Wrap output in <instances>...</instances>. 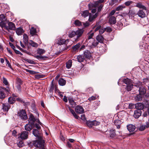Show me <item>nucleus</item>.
I'll return each mask as SVG.
<instances>
[{"mask_svg": "<svg viewBox=\"0 0 149 149\" xmlns=\"http://www.w3.org/2000/svg\"><path fill=\"white\" fill-rule=\"evenodd\" d=\"M36 129H33V134L34 136L38 139H41L42 138V134L40 131Z\"/></svg>", "mask_w": 149, "mask_h": 149, "instance_id": "nucleus-5", "label": "nucleus"}, {"mask_svg": "<svg viewBox=\"0 0 149 149\" xmlns=\"http://www.w3.org/2000/svg\"><path fill=\"white\" fill-rule=\"evenodd\" d=\"M135 6L140 9H144L145 10H147L146 7L143 6L141 2H139L137 3Z\"/></svg>", "mask_w": 149, "mask_h": 149, "instance_id": "nucleus-18", "label": "nucleus"}, {"mask_svg": "<svg viewBox=\"0 0 149 149\" xmlns=\"http://www.w3.org/2000/svg\"><path fill=\"white\" fill-rule=\"evenodd\" d=\"M144 108V105L143 104L141 103H138L135 104V108L136 110H141L143 109Z\"/></svg>", "mask_w": 149, "mask_h": 149, "instance_id": "nucleus-15", "label": "nucleus"}, {"mask_svg": "<svg viewBox=\"0 0 149 149\" xmlns=\"http://www.w3.org/2000/svg\"><path fill=\"white\" fill-rule=\"evenodd\" d=\"M142 112L140 110H136L134 111V116L136 118H138L141 114Z\"/></svg>", "mask_w": 149, "mask_h": 149, "instance_id": "nucleus-11", "label": "nucleus"}, {"mask_svg": "<svg viewBox=\"0 0 149 149\" xmlns=\"http://www.w3.org/2000/svg\"><path fill=\"white\" fill-rule=\"evenodd\" d=\"M122 81L124 83L127 84V85L130 84L131 83V80L127 78H124Z\"/></svg>", "mask_w": 149, "mask_h": 149, "instance_id": "nucleus-29", "label": "nucleus"}, {"mask_svg": "<svg viewBox=\"0 0 149 149\" xmlns=\"http://www.w3.org/2000/svg\"><path fill=\"white\" fill-rule=\"evenodd\" d=\"M133 86L134 85L132 84H129L127 85L125 87V88L127 91H129L131 90Z\"/></svg>", "mask_w": 149, "mask_h": 149, "instance_id": "nucleus-33", "label": "nucleus"}, {"mask_svg": "<svg viewBox=\"0 0 149 149\" xmlns=\"http://www.w3.org/2000/svg\"><path fill=\"white\" fill-rule=\"evenodd\" d=\"M70 103V104L72 105V107L75 106V103L73 100H69Z\"/></svg>", "mask_w": 149, "mask_h": 149, "instance_id": "nucleus-60", "label": "nucleus"}, {"mask_svg": "<svg viewBox=\"0 0 149 149\" xmlns=\"http://www.w3.org/2000/svg\"><path fill=\"white\" fill-rule=\"evenodd\" d=\"M125 6L124 5H120L116 8V11L122 10L123 9L125 8Z\"/></svg>", "mask_w": 149, "mask_h": 149, "instance_id": "nucleus-32", "label": "nucleus"}, {"mask_svg": "<svg viewBox=\"0 0 149 149\" xmlns=\"http://www.w3.org/2000/svg\"><path fill=\"white\" fill-rule=\"evenodd\" d=\"M110 135L111 137L113 138L116 136V134L115 132V130L112 129L110 130Z\"/></svg>", "mask_w": 149, "mask_h": 149, "instance_id": "nucleus-34", "label": "nucleus"}, {"mask_svg": "<svg viewBox=\"0 0 149 149\" xmlns=\"http://www.w3.org/2000/svg\"><path fill=\"white\" fill-rule=\"evenodd\" d=\"M15 100L16 98L15 97H10L8 98V103L10 104H13L15 102Z\"/></svg>", "mask_w": 149, "mask_h": 149, "instance_id": "nucleus-28", "label": "nucleus"}, {"mask_svg": "<svg viewBox=\"0 0 149 149\" xmlns=\"http://www.w3.org/2000/svg\"><path fill=\"white\" fill-rule=\"evenodd\" d=\"M24 32V30L23 29V26L19 27V35L22 34Z\"/></svg>", "mask_w": 149, "mask_h": 149, "instance_id": "nucleus-46", "label": "nucleus"}, {"mask_svg": "<svg viewBox=\"0 0 149 149\" xmlns=\"http://www.w3.org/2000/svg\"><path fill=\"white\" fill-rule=\"evenodd\" d=\"M19 25H21L20 26H23L26 24V21L24 19H22L19 21Z\"/></svg>", "mask_w": 149, "mask_h": 149, "instance_id": "nucleus-43", "label": "nucleus"}, {"mask_svg": "<svg viewBox=\"0 0 149 149\" xmlns=\"http://www.w3.org/2000/svg\"><path fill=\"white\" fill-rule=\"evenodd\" d=\"M127 128L128 131L130 132H133L135 130L136 127L135 126L132 124H129L127 125Z\"/></svg>", "mask_w": 149, "mask_h": 149, "instance_id": "nucleus-17", "label": "nucleus"}, {"mask_svg": "<svg viewBox=\"0 0 149 149\" xmlns=\"http://www.w3.org/2000/svg\"><path fill=\"white\" fill-rule=\"evenodd\" d=\"M0 26L2 28L4 27L5 29L6 30H8V26H6V23L4 22V21H1L0 22Z\"/></svg>", "mask_w": 149, "mask_h": 149, "instance_id": "nucleus-25", "label": "nucleus"}, {"mask_svg": "<svg viewBox=\"0 0 149 149\" xmlns=\"http://www.w3.org/2000/svg\"><path fill=\"white\" fill-rule=\"evenodd\" d=\"M33 126L37 128V130H40L41 128L39 124L38 123H35V124L34 125H33Z\"/></svg>", "mask_w": 149, "mask_h": 149, "instance_id": "nucleus-50", "label": "nucleus"}, {"mask_svg": "<svg viewBox=\"0 0 149 149\" xmlns=\"http://www.w3.org/2000/svg\"><path fill=\"white\" fill-rule=\"evenodd\" d=\"M2 106V109L3 111L4 112H7L10 108V105L8 103L3 104Z\"/></svg>", "mask_w": 149, "mask_h": 149, "instance_id": "nucleus-9", "label": "nucleus"}, {"mask_svg": "<svg viewBox=\"0 0 149 149\" xmlns=\"http://www.w3.org/2000/svg\"><path fill=\"white\" fill-rule=\"evenodd\" d=\"M45 52V51L43 49H39L37 51V53L40 55H42Z\"/></svg>", "mask_w": 149, "mask_h": 149, "instance_id": "nucleus-41", "label": "nucleus"}, {"mask_svg": "<svg viewBox=\"0 0 149 149\" xmlns=\"http://www.w3.org/2000/svg\"><path fill=\"white\" fill-rule=\"evenodd\" d=\"M84 58L89 59L91 57V53L88 50H86L85 51L84 53Z\"/></svg>", "mask_w": 149, "mask_h": 149, "instance_id": "nucleus-16", "label": "nucleus"}, {"mask_svg": "<svg viewBox=\"0 0 149 149\" xmlns=\"http://www.w3.org/2000/svg\"><path fill=\"white\" fill-rule=\"evenodd\" d=\"M19 102L22 103L23 105L25 107H26L28 105H29L30 104L29 102H26L24 99L22 98H19Z\"/></svg>", "mask_w": 149, "mask_h": 149, "instance_id": "nucleus-22", "label": "nucleus"}, {"mask_svg": "<svg viewBox=\"0 0 149 149\" xmlns=\"http://www.w3.org/2000/svg\"><path fill=\"white\" fill-rule=\"evenodd\" d=\"M30 34L32 36H33L34 35L36 34V28H34V27H32L30 30Z\"/></svg>", "mask_w": 149, "mask_h": 149, "instance_id": "nucleus-24", "label": "nucleus"}, {"mask_svg": "<svg viewBox=\"0 0 149 149\" xmlns=\"http://www.w3.org/2000/svg\"><path fill=\"white\" fill-rule=\"evenodd\" d=\"M23 41L24 44H26L28 43V37L25 34H24L23 35Z\"/></svg>", "mask_w": 149, "mask_h": 149, "instance_id": "nucleus-27", "label": "nucleus"}, {"mask_svg": "<svg viewBox=\"0 0 149 149\" xmlns=\"http://www.w3.org/2000/svg\"><path fill=\"white\" fill-rule=\"evenodd\" d=\"M76 36V33L75 31H72L71 32H70L68 35V36L70 38H72Z\"/></svg>", "mask_w": 149, "mask_h": 149, "instance_id": "nucleus-42", "label": "nucleus"}, {"mask_svg": "<svg viewBox=\"0 0 149 149\" xmlns=\"http://www.w3.org/2000/svg\"><path fill=\"white\" fill-rule=\"evenodd\" d=\"M133 2L132 1H128L125 2L124 4L127 6H128L133 3Z\"/></svg>", "mask_w": 149, "mask_h": 149, "instance_id": "nucleus-52", "label": "nucleus"}, {"mask_svg": "<svg viewBox=\"0 0 149 149\" xmlns=\"http://www.w3.org/2000/svg\"><path fill=\"white\" fill-rule=\"evenodd\" d=\"M19 102L22 103L23 105L25 107H26L28 105H29L30 104L29 102H26L24 99L22 98H19Z\"/></svg>", "mask_w": 149, "mask_h": 149, "instance_id": "nucleus-21", "label": "nucleus"}, {"mask_svg": "<svg viewBox=\"0 0 149 149\" xmlns=\"http://www.w3.org/2000/svg\"><path fill=\"white\" fill-rule=\"evenodd\" d=\"M104 0H99L97 1H96V4H97V6H99L100 4H101V3L103 2H104Z\"/></svg>", "mask_w": 149, "mask_h": 149, "instance_id": "nucleus-61", "label": "nucleus"}, {"mask_svg": "<svg viewBox=\"0 0 149 149\" xmlns=\"http://www.w3.org/2000/svg\"><path fill=\"white\" fill-rule=\"evenodd\" d=\"M8 30L9 29L14 30L15 29V25L12 22H9L8 24Z\"/></svg>", "mask_w": 149, "mask_h": 149, "instance_id": "nucleus-20", "label": "nucleus"}, {"mask_svg": "<svg viewBox=\"0 0 149 149\" xmlns=\"http://www.w3.org/2000/svg\"><path fill=\"white\" fill-rule=\"evenodd\" d=\"M143 95L140 94V93L139 95H137L135 97L136 100L137 101H139L141 100L142 99Z\"/></svg>", "mask_w": 149, "mask_h": 149, "instance_id": "nucleus-35", "label": "nucleus"}, {"mask_svg": "<svg viewBox=\"0 0 149 149\" xmlns=\"http://www.w3.org/2000/svg\"><path fill=\"white\" fill-rule=\"evenodd\" d=\"M81 46V43H78L75 45L73 46L72 48L73 51H76Z\"/></svg>", "mask_w": 149, "mask_h": 149, "instance_id": "nucleus-26", "label": "nucleus"}, {"mask_svg": "<svg viewBox=\"0 0 149 149\" xmlns=\"http://www.w3.org/2000/svg\"><path fill=\"white\" fill-rule=\"evenodd\" d=\"M6 20V17L4 15H0V20H1L2 21H4Z\"/></svg>", "mask_w": 149, "mask_h": 149, "instance_id": "nucleus-55", "label": "nucleus"}, {"mask_svg": "<svg viewBox=\"0 0 149 149\" xmlns=\"http://www.w3.org/2000/svg\"><path fill=\"white\" fill-rule=\"evenodd\" d=\"M44 77V75L42 74H37L35 75V77L37 79L43 78Z\"/></svg>", "mask_w": 149, "mask_h": 149, "instance_id": "nucleus-56", "label": "nucleus"}, {"mask_svg": "<svg viewBox=\"0 0 149 149\" xmlns=\"http://www.w3.org/2000/svg\"><path fill=\"white\" fill-rule=\"evenodd\" d=\"M84 32V30L81 29H78V30L75 31L76 36H77V39L79 38L82 35Z\"/></svg>", "mask_w": 149, "mask_h": 149, "instance_id": "nucleus-12", "label": "nucleus"}, {"mask_svg": "<svg viewBox=\"0 0 149 149\" xmlns=\"http://www.w3.org/2000/svg\"><path fill=\"white\" fill-rule=\"evenodd\" d=\"M77 61L79 62H81L83 61L84 59V56L81 55H79L77 56Z\"/></svg>", "mask_w": 149, "mask_h": 149, "instance_id": "nucleus-30", "label": "nucleus"}, {"mask_svg": "<svg viewBox=\"0 0 149 149\" xmlns=\"http://www.w3.org/2000/svg\"><path fill=\"white\" fill-rule=\"evenodd\" d=\"M90 15L88 10L84 11L82 15L84 17H86Z\"/></svg>", "mask_w": 149, "mask_h": 149, "instance_id": "nucleus-44", "label": "nucleus"}, {"mask_svg": "<svg viewBox=\"0 0 149 149\" xmlns=\"http://www.w3.org/2000/svg\"><path fill=\"white\" fill-rule=\"evenodd\" d=\"M92 41H93L92 43L91 47H96L98 44V42L96 41L94 39H92Z\"/></svg>", "mask_w": 149, "mask_h": 149, "instance_id": "nucleus-38", "label": "nucleus"}, {"mask_svg": "<svg viewBox=\"0 0 149 149\" xmlns=\"http://www.w3.org/2000/svg\"><path fill=\"white\" fill-rule=\"evenodd\" d=\"M99 6L98 7L97 9V12H100L101 11L102 9L103 6V5L102 4H101L100 5H99Z\"/></svg>", "mask_w": 149, "mask_h": 149, "instance_id": "nucleus-63", "label": "nucleus"}, {"mask_svg": "<svg viewBox=\"0 0 149 149\" xmlns=\"http://www.w3.org/2000/svg\"><path fill=\"white\" fill-rule=\"evenodd\" d=\"M66 146L67 147L70 148H72V149H73L74 148L72 146L71 144L69 141L67 142Z\"/></svg>", "mask_w": 149, "mask_h": 149, "instance_id": "nucleus-51", "label": "nucleus"}, {"mask_svg": "<svg viewBox=\"0 0 149 149\" xmlns=\"http://www.w3.org/2000/svg\"><path fill=\"white\" fill-rule=\"evenodd\" d=\"M146 10L144 9H139L137 12V14L140 18H143L146 17Z\"/></svg>", "mask_w": 149, "mask_h": 149, "instance_id": "nucleus-6", "label": "nucleus"}, {"mask_svg": "<svg viewBox=\"0 0 149 149\" xmlns=\"http://www.w3.org/2000/svg\"><path fill=\"white\" fill-rule=\"evenodd\" d=\"M72 65V61L69 60L66 63V67L68 69L70 68Z\"/></svg>", "mask_w": 149, "mask_h": 149, "instance_id": "nucleus-37", "label": "nucleus"}, {"mask_svg": "<svg viewBox=\"0 0 149 149\" xmlns=\"http://www.w3.org/2000/svg\"><path fill=\"white\" fill-rule=\"evenodd\" d=\"M97 41L101 43H103L104 38L103 36L101 35L98 34L96 38Z\"/></svg>", "mask_w": 149, "mask_h": 149, "instance_id": "nucleus-13", "label": "nucleus"}, {"mask_svg": "<svg viewBox=\"0 0 149 149\" xmlns=\"http://www.w3.org/2000/svg\"><path fill=\"white\" fill-rule=\"evenodd\" d=\"M26 71L27 72H29V73L31 74H36L37 72H36L29 70H27Z\"/></svg>", "mask_w": 149, "mask_h": 149, "instance_id": "nucleus-57", "label": "nucleus"}, {"mask_svg": "<svg viewBox=\"0 0 149 149\" xmlns=\"http://www.w3.org/2000/svg\"><path fill=\"white\" fill-rule=\"evenodd\" d=\"M10 45L11 46V47L13 49L15 52L17 54H19V51L15 49L16 48L13 43L10 42L9 43Z\"/></svg>", "mask_w": 149, "mask_h": 149, "instance_id": "nucleus-36", "label": "nucleus"}, {"mask_svg": "<svg viewBox=\"0 0 149 149\" xmlns=\"http://www.w3.org/2000/svg\"><path fill=\"white\" fill-rule=\"evenodd\" d=\"M95 18L92 16L91 14H90L89 16V18L88 19V20L90 22H92Z\"/></svg>", "mask_w": 149, "mask_h": 149, "instance_id": "nucleus-59", "label": "nucleus"}, {"mask_svg": "<svg viewBox=\"0 0 149 149\" xmlns=\"http://www.w3.org/2000/svg\"><path fill=\"white\" fill-rule=\"evenodd\" d=\"M66 81L63 78H60L58 80V83L60 85L63 86L66 84Z\"/></svg>", "mask_w": 149, "mask_h": 149, "instance_id": "nucleus-23", "label": "nucleus"}, {"mask_svg": "<svg viewBox=\"0 0 149 149\" xmlns=\"http://www.w3.org/2000/svg\"><path fill=\"white\" fill-rule=\"evenodd\" d=\"M109 22L111 24H114L116 23V18L114 16L110 17L109 19Z\"/></svg>", "mask_w": 149, "mask_h": 149, "instance_id": "nucleus-14", "label": "nucleus"}, {"mask_svg": "<svg viewBox=\"0 0 149 149\" xmlns=\"http://www.w3.org/2000/svg\"><path fill=\"white\" fill-rule=\"evenodd\" d=\"M97 6V5L96 4L95 2L94 3H90L88 5L89 9L90 10H91L92 8H96Z\"/></svg>", "mask_w": 149, "mask_h": 149, "instance_id": "nucleus-31", "label": "nucleus"}, {"mask_svg": "<svg viewBox=\"0 0 149 149\" xmlns=\"http://www.w3.org/2000/svg\"><path fill=\"white\" fill-rule=\"evenodd\" d=\"M6 96L4 91L0 90V98L1 99H3Z\"/></svg>", "mask_w": 149, "mask_h": 149, "instance_id": "nucleus-39", "label": "nucleus"}, {"mask_svg": "<svg viewBox=\"0 0 149 149\" xmlns=\"http://www.w3.org/2000/svg\"><path fill=\"white\" fill-rule=\"evenodd\" d=\"M94 36V33H88L87 35L88 39L90 40V39H93V37Z\"/></svg>", "mask_w": 149, "mask_h": 149, "instance_id": "nucleus-45", "label": "nucleus"}, {"mask_svg": "<svg viewBox=\"0 0 149 149\" xmlns=\"http://www.w3.org/2000/svg\"><path fill=\"white\" fill-rule=\"evenodd\" d=\"M28 121L29 123L31 125H34L35 123H38L41 125L42 124L40 122L39 120L37 118H35L32 114H30L28 119Z\"/></svg>", "mask_w": 149, "mask_h": 149, "instance_id": "nucleus-1", "label": "nucleus"}, {"mask_svg": "<svg viewBox=\"0 0 149 149\" xmlns=\"http://www.w3.org/2000/svg\"><path fill=\"white\" fill-rule=\"evenodd\" d=\"M29 44L33 47H38V45L37 43L34 42L32 40H30L29 42Z\"/></svg>", "mask_w": 149, "mask_h": 149, "instance_id": "nucleus-40", "label": "nucleus"}, {"mask_svg": "<svg viewBox=\"0 0 149 149\" xmlns=\"http://www.w3.org/2000/svg\"><path fill=\"white\" fill-rule=\"evenodd\" d=\"M29 133L27 131H24L20 134V136L21 139L24 140L28 138Z\"/></svg>", "mask_w": 149, "mask_h": 149, "instance_id": "nucleus-7", "label": "nucleus"}, {"mask_svg": "<svg viewBox=\"0 0 149 149\" xmlns=\"http://www.w3.org/2000/svg\"><path fill=\"white\" fill-rule=\"evenodd\" d=\"M36 58L38 59H45V58H47L45 56H43L40 55H37Z\"/></svg>", "mask_w": 149, "mask_h": 149, "instance_id": "nucleus-58", "label": "nucleus"}, {"mask_svg": "<svg viewBox=\"0 0 149 149\" xmlns=\"http://www.w3.org/2000/svg\"><path fill=\"white\" fill-rule=\"evenodd\" d=\"M75 110L76 113L79 114L82 113L84 112L83 107L80 106H78L76 107Z\"/></svg>", "mask_w": 149, "mask_h": 149, "instance_id": "nucleus-8", "label": "nucleus"}, {"mask_svg": "<svg viewBox=\"0 0 149 149\" xmlns=\"http://www.w3.org/2000/svg\"><path fill=\"white\" fill-rule=\"evenodd\" d=\"M2 80L3 81V83L6 85H7L8 84V82L7 79L4 77H3L2 78Z\"/></svg>", "mask_w": 149, "mask_h": 149, "instance_id": "nucleus-53", "label": "nucleus"}, {"mask_svg": "<svg viewBox=\"0 0 149 149\" xmlns=\"http://www.w3.org/2000/svg\"><path fill=\"white\" fill-rule=\"evenodd\" d=\"M134 86L139 88V93L143 95L146 92V90L143 86L142 82L138 81L136 83Z\"/></svg>", "mask_w": 149, "mask_h": 149, "instance_id": "nucleus-2", "label": "nucleus"}, {"mask_svg": "<svg viewBox=\"0 0 149 149\" xmlns=\"http://www.w3.org/2000/svg\"><path fill=\"white\" fill-rule=\"evenodd\" d=\"M134 107H135V104L131 103L129 104V108L130 109H132L134 108Z\"/></svg>", "mask_w": 149, "mask_h": 149, "instance_id": "nucleus-64", "label": "nucleus"}, {"mask_svg": "<svg viewBox=\"0 0 149 149\" xmlns=\"http://www.w3.org/2000/svg\"><path fill=\"white\" fill-rule=\"evenodd\" d=\"M33 125H31L29 123L27 124L24 127L25 130L28 131H31L32 129Z\"/></svg>", "mask_w": 149, "mask_h": 149, "instance_id": "nucleus-19", "label": "nucleus"}, {"mask_svg": "<svg viewBox=\"0 0 149 149\" xmlns=\"http://www.w3.org/2000/svg\"><path fill=\"white\" fill-rule=\"evenodd\" d=\"M39 140L33 141L32 142L33 145L35 147L40 148L44 146L45 143V141L42 139H38Z\"/></svg>", "mask_w": 149, "mask_h": 149, "instance_id": "nucleus-3", "label": "nucleus"}, {"mask_svg": "<svg viewBox=\"0 0 149 149\" xmlns=\"http://www.w3.org/2000/svg\"><path fill=\"white\" fill-rule=\"evenodd\" d=\"M74 24L76 26H80L81 25V23L79 20H76Z\"/></svg>", "mask_w": 149, "mask_h": 149, "instance_id": "nucleus-47", "label": "nucleus"}, {"mask_svg": "<svg viewBox=\"0 0 149 149\" xmlns=\"http://www.w3.org/2000/svg\"><path fill=\"white\" fill-rule=\"evenodd\" d=\"M54 85H50V87L49 88V91L50 93H52L53 92L54 89Z\"/></svg>", "mask_w": 149, "mask_h": 149, "instance_id": "nucleus-48", "label": "nucleus"}, {"mask_svg": "<svg viewBox=\"0 0 149 149\" xmlns=\"http://www.w3.org/2000/svg\"><path fill=\"white\" fill-rule=\"evenodd\" d=\"M68 42V40H65L62 38H58L57 40V43L59 45L63 44H66L67 42Z\"/></svg>", "mask_w": 149, "mask_h": 149, "instance_id": "nucleus-10", "label": "nucleus"}, {"mask_svg": "<svg viewBox=\"0 0 149 149\" xmlns=\"http://www.w3.org/2000/svg\"><path fill=\"white\" fill-rule=\"evenodd\" d=\"M19 117L22 120H25L27 119V116L25 110L22 109L19 112Z\"/></svg>", "mask_w": 149, "mask_h": 149, "instance_id": "nucleus-4", "label": "nucleus"}, {"mask_svg": "<svg viewBox=\"0 0 149 149\" xmlns=\"http://www.w3.org/2000/svg\"><path fill=\"white\" fill-rule=\"evenodd\" d=\"M93 126H97L99 125L100 123L97 121L95 120L91 121Z\"/></svg>", "mask_w": 149, "mask_h": 149, "instance_id": "nucleus-49", "label": "nucleus"}, {"mask_svg": "<svg viewBox=\"0 0 149 149\" xmlns=\"http://www.w3.org/2000/svg\"><path fill=\"white\" fill-rule=\"evenodd\" d=\"M121 122L120 120L117 119L114 120V123L116 126H117L118 125L120 124Z\"/></svg>", "mask_w": 149, "mask_h": 149, "instance_id": "nucleus-54", "label": "nucleus"}, {"mask_svg": "<svg viewBox=\"0 0 149 149\" xmlns=\"http://www.w3.org/2000/svg\"><path fill=\"white\" fill-rule=\"evenodd\" d=\"M86 124L87 126L90 127H92L93 126L91 121H87Z\"/></svg>", "mask_w": 149, "mask_h": 149, "instance_id": "nucleus-62", "label": "nucleus"}]
</instances>
